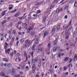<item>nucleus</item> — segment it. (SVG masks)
Instances as JSON below:
<instances>
[{
  "label": "nucleus",
  "mask_w": 77,
  "mask_h": 77,
  "mask_svg": "<svg viewBox=\"0 0 77 77\" xmlns=\"http://www.w3.org/2000/svg\"><path fill=\"white\" fill-rule=\"evenodd\" d=\"M31 44V41H29L28 40H26L25 43L24 45L25 48H27V47H29Z\"/></svg>",
  "instance_id": "nucleus-1"
},
{
  "label": "nucleus",
  "mask_w": 77,
  "mask_h": 77,
  "mask_svg": "<svg viewBox=\"0 0 77 77\" xmlns=\"http://www.w3.org/2000/svg\"><path fill=\"white\" fill-rule=\"evenodd\" d=\"M11 50H12V49L11 48H10L5 50V54H10V52H11Z\"/></svg>",
  "instance_id": "nucleus-2"
},
{
  "label": "nucleus",
  "mask_w": 77,
  "mask_h": 77,
  "mask_svg": "<svg viewBox=\"0 0 77 77\" xmlns=\"http://www.w3.org/2000/svg\"><path fill=\"white\" fill-rule=\"evenodd\" d=\"M24 56L26 58L25 59V61H24V62H26L27 61V59H28V56L27 55V53H26V52H24Z\"/></svg>",
  "instance_id": "nucleus-3"
},
{
  "label": "nucleus",
  "mask_w": 77,
  "mask_h": 77,
  "mask_svg": "<svg viewBox=\"0 0 77 77\" xmlns=\"http://www.w3.org/2000/svg\"><path fill=\"white\" fill-rule=\"evenodd\" d=\"M8 10L10 11L12 9H13V8H14V5L12 4H10L8 6Z\"/></svg>",
  "instance_id": "nucleus-4"
},
{
  "label": "nucleus",
  "mask_w": 77,
  "mask_h": 77,
  "mask_svg": "<svg viewBox=\"0 0 77 77\" xmlns=\"http://www.w3.org/2000/svg\"><path fill=\"white\" fill-rule=\"evenodd\" d=\"M74 57H75L73 58V60L75 62L77 60V54H75L74 56Z\"/></svg>",
  "instance_id": "nucleus-5"
},
{
  "label": "nucleus",
  "mask_w": 77,
  "mask_h": 77,
  "mask_svg": "<svg viewBox=\"0 0 77 77\" xmlns=\"http://www.w3.org/2000/svg\"><path fill=\"white\" fill-rule=\"evenodd\" d=\"M15 69H13L12 70V73H11V75H13L15 74Z\"/></svg>",
  "instance_id": "nucleus-6"
},
{
  "label": "nucleus",
  "mask_w": 77,
  "mask_h": 77,
  "mask_svg": "<svg viewBox=\"0 0 77 77\" xmlns=\"http://www.w3.org/2000/svg\"><path fill=\"white\" fill-rule=\"evenodd\" d=\"M43 3H44V1H42L40 3H38L37 4H35V5L36 6H38V5H41V4H42Z\"/></svg>",
  "instance_id": "nucleus-7"
},
{
  "label": "nucleus",
  "mask_w": 77,
  "mask_h": 77,
  "mask_svg": "<svg viewBox=\"0 0 77 77\" xmlns=\"http://www.w3.org/2000/svg\"><path fill=\"white\" fill-rule=\"evenodd\" d=\"M53 51L54 52H56L57 51V47L55 46L53 48Z\"/></svg>",
  "instance_id": "nucleus-8"
},
{
  "label": "nucleus",
  "mask_w": 77,
  "mask_h": 77,
  "mask_svg": "<svg viewBox=\"0 0 77 77\" xmlns=\"http://www.w3.org/2000/svg\"><path fill=\"white\" fill-rule=\"evenodd\" d=\"M48 34V32H45L44 33V37H45Z\"/></svg>",
  "instance_id": "nucleus-9"
},
{
  "label": "nucleus",
  "mask_w": 77,
  "mask_h": 77,
  "mask_svg": "<svg viewBox=\"0 0 77 77\" xmlns=\"http://www.w3.org/2000/svg\"><path fill=\"white\" fill-rule=\"evenodd\" d=\"M3 61H5V62H9V60H8L7 59L5 58H3Z\"/></svg>",
  "instance_id": "nucleus-10"
},
{
  "label": "nucleus",
  "mask_w": 77,
  "mask_h": 77,
  "mask_svg": "<svg viewBox=\"0 0 77 77\" xmlns=\"http://www.w3.org/2000/svg\"><path fill=\"white\" fill-rule=\"evenodd\" d=\"M6 12V10L5 11L2 12V17H3V16H4V15H5V12Z\"/></svg>",
  "instance_id": "nucleus-11"
},
{
  "label": "nucleus",
  "mask_w": 77,
  "mask_h": 77,
  "mask_svg": "<svg viewBox=\"0 0 77 77\" xmlns=\"http://www.w3.org/2000/svg\"><path fill=\"white\" fill-rule=\"evenodd\" d=\"M42 50L41 48H39L38 49V52H41L42 51Z\"/></svg>",
  "instance_id": "nucleus-12"
},
{
  "label": "nucleus",
  "mask_w": 77,
  "mask_h": 77,
  "mask_svg": "<svg viewBox=\"0 0 77 77\" xmlns=\"http://www.w3.org/2000/svg\"><path fill=\"white\" fill-rule=\"evenodd\" d=\"M35 45H34L32 46V50H33V51H35Z\"/></svg>",
  "instance_id": "nucleus-13"
},
{
  "label": "nucleus",
  "mask_w": 77,
  "mask_h": 77,
  "mask_svg": "<svg viewBox=\"0 0 77 77\" xmlns=\"http://www.w3.org/2000/svg\"><path fill=\"white\" fill-rule=\"evenodd\" d=\"M68 9V6H66L64 8V11H66V10H67Z\"/></svg>",
  "instance_id": "nucleus-14"
},
{
  "label": "nucleus",
  "mask_w": 77,
  "mask_h": 77,
  "mask_svg": "<svg viewBox=\"0 0 77 77\" xmlns=\"http://www.w3.org/2000/svg\"><path fill=\"white\" fill-rule=\"evenodd\" d=\"M33 29V28L31 27L30 28H29L27 30V32H30L31 30H32Z\"/></svg>",
  "instance_id": "nucleus-15"
},
{
  "label": "nucleus",
  "mask_w": 77,
  "mask_h": 77,
  "mask_svg": "<svg viewBox=\"0 0 77 77\" xmlns=\"http://www.w3.org/2000/svg\"><path fill=\"white\" fill-rule=\"evenodd\" d=\"M17 11V9H15L14 10L11 11V13H15V12H16Z\"/></svg>",
  "instance_id": "nucleus-16"
},
{
  "label": "nucleus",
  "mask_w": 77,
  "mask_h": 77,
  "mask_svg": "<svg viewBox=\"0 0 77 77\" xmlns=\"http://www.w3.org/2000/svg\"><path fill=\"white\" fill-rule=\"evenodd\" d=\"M20 14L19 13H17L14 15V17H18L20 15Z\"/></svg>",
  "instance_id": "nucleus-17"
},
{
  "label": "nucleus",
  "mask_w": 77,
  "mask_h": 77,
  "mask_svg": "<svg viewBox=\"0 0 77 77\" xmlns=\"http://www.w3.org/2000/svg\"><path fill=\"white\" fill-rule=\"evenodd\" d=\"M19 20H24V17H19Z\"/></svg>",
  "instance_id": "nucleus-18"
},
{
  "label": "nucleus",
  "mask_w": 77,
  "mask_h": 77,
  "mask_svg": "<svg viewBox=\"0 0 77 77\" xmlns=\"http://www.w3.org/2000/svg\"><path fill=\"white\" fill-rule=\"evenodd\" d=\"M8 38L9 40H11V38H12V36H11V35H9Z\"/></svg>",
  "instance_id": "nucleus-19"
},
{
  "label": "nucleus",
  "mask_w": 77,
  "mask_h": 77,
  "mask_svg": "<svg viewBox=\"0 0 77 77\" xmlns=\"http://www.w3.org/2000/svg\"><path fill=\"white\" fill-rule=\"evenodd\" d=\"M35 43L36 44H38V40L37 38L36 39V40H35Z\"/></svg>",
  "instance_id": "nucleus-20"
},
{
  "label": "nucleus",
  "mask_w": 77,
  "mask_h": 77,
  "mask_svg": "<svg viewBox=\"0 0 77 77\" xmlns=\"http://www.w3.org/2000/svg\"><path fill=\"white\" fill-rule=\"evenodd\" d=\"M75 7H77V2H75V4H74V5Z\"/></svg>",
  "instance_id": "nucleus-21"
},
{
  "label": "nucleus",
  "mask_w": 77,
  "mask_h": 77,
  "mask_svg": "<svg viewBox=\"0 0 77 77\" xmlns=\"http://www.w3.org/2000/svg\"><path fill=\"white\" fill-rule=\"evenodd\" d=\"M14 40H15V38H14V37H13L11 38V41H12V42H14Z\"/></svg>",
  "instance_id": "nucleus-22"
},
{
  "label": "nucleus",
  "mask_w": 77,
  "mask_h": 77,
  "mask_svg": "<svg viewBox=\"0 0 77 77\" xmlns=\"http://www.w3.org/2000/svg\"><path fill=\"white\" fill-rule=\"evenodd\" d=\"M38 61V59L37 58H35L34 61V63H36Z\"/></svg>",
  "instance_id": "nucleus-23"
},
{
  "label": "nucleus",
  "mask_w": 77,
  "mask_h": 77,
  "mask_svg": "<svg viewBox=\"0 0 77 77\" xmlns=\"http://www.w3.org/2000/svg\"><path fill=\"white\" fill-rule=\"evenodd\" d=\"M57 30H59L60 29V26L59 25L57 26Z\"/></svg>",
  "instance_id": "nucleus-24"
},
{
  "label": "nucleus",
  "mask_w": 77,
  "mask_h": 77,
  "mask_svg": "<svg viewBox=\"0 0 77 77\" xmlns=\"http://www.w3.org/2000/svg\"><path fill=\"white\" fill-rule=\"evenodd\" d=\"M45 21H46V17H45L44 19H43V22H44H44H45Z\"/></svg>",
  "instance_id": "nucleus-25"
},
{
  "label": "nucleus",
  "mask_w": 77,
  "mask_h": 77,
  "mask_svg": "<svg viewBox=\"0 0 77 77\" xmlns=\"http://www.w3.org/2000/svg\"><path fill=\"white\" fill-rule=\"evenodd\" d=\"M58 56L59 57H60V56H61V53H59L58 54Z\"/></svg>",
  "instance_id": "nucleus-26"
},
{
  "label": "nucleus",
  "mask_w": 77,
  "mask_h": 77,
  "mask_svg": "<svg viewBox=\"0 0 77 77\" xmlns=\"http://www.w3.org/2000/svg\"><path fill=\"white\" fill-rule=\"evenodd\" d=\"M69 59V58L68 57H66V58L65 59H64V61H65V62H66V60H68V59Z\"/></svg>",
  "instance_id": "nucleus-27"
},
{
  "label": "nucleus",
  "mask_w": 77,
  "mask_h": 77,
  "mask_svg": "<svg viewBox=\"0 0 77 77\" xmlns=\"http://www.w3.org/2000/svg\"><path fill=\"white\" fill-rule=\"evenodd\" d=\"M6 21L5 20L4 21H2V24H5V23H6Z\"/></svg>",
  "instance_id": "nucleus-28"
},
{
  "label": "nucleus",
  "mask_w": 77,
  "mask_h": 77,
  "mask_svg": "<svg viewBox=\"0 0 77 77\" xmlns=\"http://www.w3.org/2000/svg\"><path fill=\"white\" fill-rule=\"evenodd\" d=\"M14 77H20V75H15Z\"/></svg>",
  "instance_id": "nucleus-29"
},
{
  "label": "nucleus",
  "mask_w": 77,
  "mask_h": 77,
  "mask_svg": "<svg viewBox=\"0 0 77 77\" xmlns=\"http://www.w3.org/2000/svg\"><path fill=\"white\" fill-rule=\"evenodd\" d=\"M29 67L28 66H27L26 67V71H27L29 70Z\"/></svg>",
  "instance_id": "nucleus-30"
},
{
  "label": "nucleus",
  "mask_w": 77,
  "mask_h": 77,
  "mask_svg": "<svg viewBox=\"0 0 77 77\" xmlns=\"http://www.w3.org/2000/svg\"><path fill=\"white\" fill-rule=\"evenodd\" d=\"M63 69L64 71H66V69H67V67H63Z\"/></svg>",
  "instance_id": "nucleus-31"
},
{
  "label": "nucleus",
  "mask_w": 77,
  "mask_h": 77,
  "mask_svg": "<svg viewBox=\"0 0 77 77\" xmlns=\"http://www.w3.org/2000/svg\"><path fill=\"white\" fill-rule=\"evenodd\" d=\"M10 56H11L12 57L14 56V53H10Z\"/></svg>",
  "instance_id": "nucleus-32"
},
{
  "label": "nucleus",
  "mask_w": 77,
  "mask_h": 77,
  "mask_svg": "<svg viewBox=\"0 0 77 77\" xmlns=\"http://www.w3.org/2000/svg\"><path fill=\"white\" fill-rule=\"evenodd\" d=\"M31 55L32 57H33V52H31Z\"/></svg>",
  "instance_id": "nucleus-33"
},
{
  "label": "nucleus",
  "mask_w": 77,
  "mask_h": 77,
  "mask_svg": "<svg viewBox=\"0 0 77 77\" xmlns=\"http://www.w3.org/2000/svg\"><path fill=\"white\" fill-rule=\"evenodd\" d=\"M59 11H60L59 8H58L57 10V13H58L59 12Z\"/></svg>",
  "instance_id": "nucleus-34"
},
{
  "label": "nucleus",
  "mask_w": 77,
  "mask_h": 77,
  "mask_svg": "<svg viewBox=\"0 0 77 77\" xmlns=\"http://www.w3.org/2000/svg\"><path fill=\"white\" fill-rule=\"evenodd\" d=\"M55 31V29L54 28V29H53L52 31V32L53 33H54V32Z\"/></svg>",
  "instance_id": "nucleus-35"
},
{
  "label": "nucleus",
  "mask_w": 77,
  "mask_h": 77,
  "mask_svg": "<svg viewBox=\"0 0 77 77\" xmlns=\"http://www.w3.org/2000/svg\"><path fill=\"white\" fill-rule=\"evenodd\" d=\"M35 64H34L33 65H32V69H33L34 68H35Z\"/></svg>",
  "instance_id": "nucleus-36"
},
{
  "label": "nucleus",
  "mask_w": 77,
  "mask_h": 77,
  "mask_svg": "<svg viewBox=\"0 0 77 77\" xmlns=\"http://www.w3.org/2000/svg\"><path fill=\"white\" fill-rule=\"evenodd\" d=\"M72 61V59H70V61L69 62V63H70Z\"/></svg>",
  "instance_id": "nucleus-37"
},
{
  "label": "nucleus",
  "mask_w": 77,
  "mask_h": 77,
  "mask_svg": "<svg viewBox=\"0 0 77 77\" xmlns=\"http://www.w3.org/2000/svg\"><path fill=\"white\" fill-rule=\"evenodd\" d=\"M19 43V41H17V44H16V45L17 46H18V45Z\"/></svg>",
  "instance_id": "nucleus-38"
},
{
  "label": "nucleus",
  "mask_w": 77,
  "mask_h": 77,
  "mask_svg": "<svg viewBox=\"0 0 77 77\" xmlns=\"http://www.w3.org/2000/svg\"><path fill=\"white\" fill-rule=\"evenodd\" d=\"M37 12L38 13V14H39V13H40L41 12V11L39 10H37Z\"/></svg>",
  "instance_id": "nucleus-39"
},
{
  "label": "nucleus",
  "mask_w": 77,
  "mask_h": 77,
  "mask_svg": "<svg viewBox=\"0 0 77 77\" xmlns=\"http://www.w3.org/2000/svg\"><path fill=\"white\" fill-rule=\"evenodd\" d=\"M20 42H24V39H22L21 40Z\"/></svg>",
  "instance_id": "nucleus-40"
},
{
  "label": "nucleus",
  "mask_w": 77,
  "mask_h": 77,
  "mask_svg": "<svg viewBox=\"0 0 77 77\" xmlns=\"http://www.w3.org/2000/svg\"><path fill=\"white\" fill-rule=\"evenodd\" d=\"M51 46V44H49L48 45V47L49 48H50V46Z\"/></svg>",
  "instance_id": "nucleus-41"
},
{
  "label": "nucleus",
  "mask_w": 77,
  "mask_h": 77,
  "mask_svg": "<svg viewBox=\"0 0 77 77\" xmlns=\"http://www.w3.org/2000/svg\"><path fill=\"white\" fill-rule=\"evenodd\" d=\"M65 19H67V18H68V16H67V15L65 16Z\"/></svg>",
  "instance_id": "nucleus-42"
},
{
  "label": "nucleus",
  "mask_w": 77,
  "mask_h": 77,
  "mask_svg": "<svg viewBox=\"0 0 77 77\" xmlns=\"http://www.w3.org/2000/svg\"><path fill=\"white\" fill-rule=\"evenodd\" d=\"M5 50H6V49H7V46L6 45H5Z\"/></svg>",
  "instance_id": "nucleus-43"
},
{
  "label": "nucleus",
  "mask_w": 77,
  "mask_h": 77,
  "mask_svg": "<svg viewBox=\"0 0 77 77\" xmlns=\"http://www.w3.org/2000/svg\"><path fill=\"white\" fill-rule=\"evenodd\" d=\"M16 33V31H15V30H14L13 31V33H14V34H15Z\"/></svg>",
  "instance_id": "nucleus-44"
},
{
  "label": "nucleus",
  "mask_w": 77,
  "mask_h": 77,
  "mask_svg": "<svg viewBox=\"0 0 77 77\" xmlns=\"http://www.w3.org/2000/svg\"><path fill=\"white\" fill-rule=\"evenodd\" d=\"M18 60L19 61V62H20V61L21 60V58L20 57H19L18 58Z\"/></svg>",
  "instance_id": "nucleus-45"
},
{
  "label": "nucleus",
  "mask_w": 77,
  "mask_h": 77,
  "mask_svg": "<svg viewBox=\"0 0 77 77\" xmlns=\"http://www.w3.org/2000/svg\"><path fill=\"white\" fill-rule=\"evenodd\" d=\"M15 61H16V62H19V61H18V59H17V58L16 59Z\"/></svg>",
  "instance_id": "nucleus-46"
},
{
  "label": "nucleus",
  "mask_w": 77,
  "mask_h": 77,
  "mask_svg": "<svg viewBox=\"0 0 77 77\" xmlns=\"http://www.w3.org/2000/svg\"><path fill=\"white\" fill-rule=\"evenodd\" d=\"M69 67H71H71H72V64H69Z\"/></svg>",
  "instance_id": "nucleus-47"
},
{
  "label": "nucleus",
  "mask_w": 77,
  "mask_h": 77,
  "mask_svg": "<svg viewBox=\"0 0 77 77\" xmlns=\"http://www.w3.org/2000/svg\"><path fill=\"white\" fill-rule=\"evenodd\" d=\"M77 31H74V35L75 34H77Z\"/></svg>",
  "instance_id": "nucleus-48"
},
{
  "label": "nucleus",
  "mask_w": 77,
  "mask_h": 77,
  "mask_svg": "<svg viewBox=\"0 0 77 77\" xmlns=\"http://www.w3.org/2000/svg\"><path fill=\"white\" fill-rule=\"evenodd\" d=\"M39 77V75L38 74H37L35 76V77Z\"/></svg>",
  "instance_id": "nucleus-49"
},
{
  "label": "nucleus",
  "mask_w": 77,
  "mask_h": 77,
  "mask_svg": "<svg viewBox=\"0 0 77 77\" xmlns=\"http://www.w3.org/2000/svg\"><path fill=\"white\" fill-rule=\"evenodd\" d=\"M74 1L73 0H72L70 1L71 3H74Z\"/></svg>",
  "instance_id": "nucleus-50"
},
{
  "label": "nucleus",
  "mask_w": 77,
  "mask_h": 77,
  "mask_svg": "<svg viewBox=\"0 0 77 77\" xmlns=\"http://www.w3.org/2000/svg\"><path fill=\"white\" fill-rule=\"evenodd\" d=\"M32 73H33V74H34V73H35V71L34 70H32Z\"/></svg>",
  "instance_id": "nucleus-51"
},
{
  "label": "nucleus",
  "mask_w": 77,
  "mask_h": 77,
  "mask_svg": "<svg viewBox=\"0 0 77 77\" xmlns=\"http://www.w3.org/2000/svg\"><path fill=\"white\" fill-rule=\"evenodd\" d=\"M5 45H6V46H8V44H7V43L6 42H5Z\"/></svg>",
  "instance_id": "nucleus-52"
},
{
  "label": "nucleus",
  "mask_w": 77,
  "mask_h": 77,
  "mask_svg": "<svg viewBox=\"0 0 77 77\" xmlns=\"http://www.w3.org/2000/svg\"><path fill=\"white\" fill-rule=\"evenodd\" d=\"M69 36H66V38L67 39H69Z\"/></svg>",
  "instance_id": "nucleus-53"
},
{
  "label": "nucleus",
  "mask_w": 77,
  "mask_h": 77,
  "mask_svg": "<svg viewBox=\"0 0 77 77\" xmlns=\"http://www.w3.org/2000/svg\"><path fill=\"white\" fill-rule=\"evenodd\" d=\"M27 23H25L24 24V26H25V27H26V26H27Z\"/></svg>",
  "instance_id": "nucleus-54"
},
{
  "label": "nucleus",
  "mask_w": 77,
  "mask_h": 77,
  "mask_svg": "<svg viewBox=\"0 0 77 77\" xmlns=\"http://www.w3.org/2000/svg\"><path fill=\"white\" fill-rule=\"evenodd\" d=\"M64 1H65V0H62L61 2H60V3H62L63 2H64Z\"/></svg>",
  "instance_id": "nucleus-55"
},
{
  "label": "nucleus",
  "mask_w": 77,
  "mask_h": 77,
  "mask_svg": "<svg viewBox=\"0 0 77 77\" xmlns=\"http://www.w3.org/2000/svg\"><path fill=\"white\" fill-rule=\"evenodd\" d=\"M53 8V5H51V6L50 9H52Z\"/></svg>",
  "instance_id": "nucleus-56"
},
{
  "label": "nucleus",
  "mask_w": 77,
  "mask_h": 77,
  "mask_svg": "<svg viewBox=\"0 0 77 77\" xmlns=\"http://www.w3.org/2000/svg\"><path fill=\"white\" fill-rule=\"evenodd\" d=\"M64 74H65V75H68V72H66V73H65Z\"/></svg>",
  "instance_id": "nucleus-57"
},
{
  "label": "nucleus",
  "mask_w": 77,
  "mask_h": 77,
  "mask_svg": "<svg viewBox=\"0 0 77 77\" xmlns=\"http://www.w3.org/2000/svg\"><path fill=\"white\" fill-rule=\"evenodd\" d=\"M18 34L19 35H21V33L20 32H19Z\"/></svg>",
  "instance_id": "nucleus-58"
},
{
  "label": "nucleus",
  "mask_w": 77,
  "mask_h": 77,
  "mask_svg": "<svg viewBox=\"0 0 77 77\" xmlns=\"http://www.w3.org/2000/svg\"><path fill=\"white\" fill-rule=\"evenodd\" d=\"M18 24H21V22H19L18 23Z\"/></svg>",
  "instance_id": "nucleus-59"
},
{
  "label": "nucleus",
  "mask_w": 77,
  "mask_h": 77,
  "mask_svg": "<svg viewBox=\"0 0 77 77\" xmlns=\"http://www.w3.org/2000/svg\"><path fill=\"white\" fill-rule=\"evenodd\" d=\"M17 69H20V67H17Z\"/></svg>",
  "instance_id": "nucleus-60"
},
{
  "label": "nucleus",
  "mask_w": 77,
  "mask_h": 77,
  "mask_svg": "<svg viewBox=\"0 0 77 77\" xmlns=\"http://www.w3.org/2000/svg\"><path fill=\"white\" fill-rule=\"evenodd\" d=\"M1 41H3V38H1Z\"/></svg>",
  "instance_id": "nucleus-61"
},
{
  "label": "nucleus",
  "mask_w": 77,
  "mask_h": 77,
  "mask_svg": "<svg viewBox=\"0 0 77 77\" xmlns=\"http://www.w3.org/2000/svg\"><path fill=\"white\" fill-rule=\"evenodd\" d=\"M42 61H45V59H42Z\"/></svg>",
  "instance_id": "nucleus-62"
},
{
  "label": "nucleus",
  "mask_w": 77,
  "mask_h": 77,
  "mask_svg": "<svg viewBox=\"0 0 77 77\" xmlns=\"http://www.w3.org/2000/svg\"><path fill=\"white\" fill-rule=\"evenodd\" d=\"M17 56H20V55L18 53L17 54Z\"/></svg>",
  "instance_id": "nucleus-63"
},
{
  "label": "nucleus",
  "mask_w": 77,
  "mask_h": 77,
  "mask_svg": "<svg viewBox=\"0 0 77 77\" xmlns=\"http://www.w3.org/2000/svg\"><path fill=\"white\" fill-rule=\"evenodd\" d=\"M19 39V38H18V37H17L16 38V40H18Z\"/></svg>",
  "instance_id": "nucleus-64"
}]
</instances>
